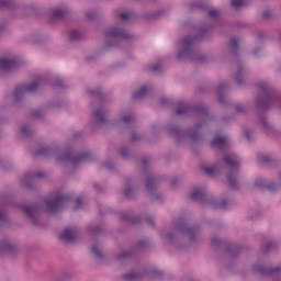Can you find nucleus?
<instances>
[{
  "label": "nucleus",
  "instance_id": "nucleus-14",
  "mask_svg": "<svg viewBox=\"0 0 281 281\" xmlns=\"http://www.w3.org/2000/svg\"><path fill=\"white\" fill-rule=\"evenodd\" d=\"M26 91H34V88H26Z\"/></svg>",
  "mask_w": 281,
  "mask_h": 281
},
{
  "label": "nucleus",
  "instance_id": "nucleus-8",
  "mask_svg": "<svg viewBox=\"0 0 281 281\" xmlns=\"http://www.w3.org/2000/svg\"><path fill=\"white\" fill-rule=\"evenodd\" d=\"M225 142V138L223 136H218L213 140V145L223 144Z\"/></svg>",
  "mask_w": 281,
  "mask_h": 281
},
{
  "label": "nucleus",
  "instance_id": "nucleus-15",
  "mask_svg": "<svg viewBox=\"0 0 281 281\" xmlns=\"http://www.w3.org/2000/svg\"><path fill=\"white\" fill-rule=\"evenodd\" d=\"M181 113H182L181 110L177 111V115H181Z\"/></svg>",
  "mask_w": 281,
  "mask_h": 281
},
{
  "label": "nucleus",
  "instance_id": "nucleus-18",
  "mask_svg": "<svg viewBox=\"0 0 281 281\" xmlns=\"http://www.w3.org/2000/svg\"><path fill=\"white\" fill-rule=\"evenodd\" d=\"M228 181H231V182H232V178H228Z\"/></svg>",
  "mask_w": 281,
  "mask_h": 281
},
{
  "label": "nucleus",
  "instance_id": "nucleus-12",
  "mask_svg": "<svg viewBox=\"0 0 281 281\" xmlns=\"http://www.w3.org/2000/svg\"><path fill=\"white\" fill-rule=\"evenodd\" d=\"M262 183H265L262 180H260V182L256 181V182H255V186H256L257 188H260V186H262Z\"/></svg>",
  "mask_w": 281,
  "mask_h": 281
},
{
  "label": "nucleus",
  "instance_id": "nucleus-16",
  "mask_svg": "<svg viewBox=\"0 0 281 281\" xmlns=\"http://www.w3.org/2000/svg\"><path fill=\"white\" fill-rule=\"evenodd\" d=\"M191 196H192V199H196V194H194V193H192Z\"/></svg>",
  "mask_w": 281,
  "mask_h": 281
},
{
  "label": "nucleus",
  "instance_id": "nucleus-9",
  "mask_svg": "<svg viewBox=\"0 0 281 281\" xmlns=\"http://www.w3.org/2000/svg\"><path fill=\"white\" fill-rule=\"evenodd\" d=\"M60 200H56V201H53V202H48L47 203V206L48 207H54V205H58V202H59Z\"/></svg>",
  "mask_w": 281,
  "mask_h": 281
},
{
  "label": "nucleus",
  "instance_id": "nucleus-6",
  "mask_svg": "<svg viewBox=\"0 0 281 281\" xmlns=\"http://www.w3.org/2000/svg\"><path fill=\"white\" fill-rule=\"evenodd\" d=\"M233 8H241V5H245V0H232Z\"/></svg>",
  "mask_w": 281,
  "mask_h": 281
},
{
  "label": "nucleus",
  "instance_id": "nucleus-3",
  "mask_svg": "<svg viewBox=\"0 0 281 281\" xmlns=\"http://www.w3.org/2000/svg\"><path fill=\"white\" fill-rule=\"evenodd\" d=\"M75 233L71 228H66L60 235L61 240H74Z\"/></svg>",
  "mask_w": 281,
  "mask_h": 281
},
{
  "label": "nucleus",
  "instance_id": "nucleus-2",
  "mask_svg": "<svg viewBox=\"0 0 281 281\" xmlns=\"http://www.w3.org/2000/svg\"><path fill=\"white\" fill-rule=\"evenodd\" d=\"M190 47H192V42L190 40L179 42L177 46V57L183 58V56H188V54L190 53Z\"/></svg>",
  "mask_w": 281,
  "mask_h": 281
},
{
  "label": "nucleus",
  "instance_id": "nucleus-17",
  "mask_svg": "<svg viewBox=\"0 0 281 281\" xmlns=\"http://www.w3.org/2000/svg\"><path fill=\"white\" fill-rule=\"evenodd\" d=\"M124 122H128V120H127V119H124Z\"/></svg>",
  "mask_w": 281,
  "mask_h": 281
},
{
  "label": "nucleus",
  "instance_id": "nucleus-11",
  "mask_svg": "<svg viewBox=\"0 0 281 281\" xmlns=\"http://www.w3.org/2000/svg\"><path fill=\"white\" fill-rule=\"evenodd\" d=\"M121 19H123V21H126V19H128V13H122Z\"/></svg>",
  "mask_w": 281,
  "mask_h": 281
},
{
  "label": "nucleus",
  "instance_id": "nucleus-4",
  "mask_svg": "<svg viewBox=\"0 0 281 281\" xmlns=\"http://www.w3.org/2000/svg\"><path fill=\"white\" fill-rule=\"evenodd\" d=\"M224 161H226V164L231 167L234 168L236 166H238V159H236V156L231 155V156H226L224 158Z\"/></svg>",
  "mask_w": 281,
  "mask_h": 281
},
{
  "label": "nucleus",
  "instance_id": "nucleus-7",
  "mask_svg": "<svg viewBox=\"0 0 281 281\" xmlns=\"http://www.w3.org/2000/svg\"><path fill=\"white\" fill-rule=\"evenodd\" d=\"M94 117L98 122H103L104 121V114L101 111L94 112Z\"/></svg>",
  "mask_w": 281,
  "mask_h": 281
},
{
  "label": "nucleus",
  "instance_id": "nucleus-1",
  "mask_svg": "<svg viewBox=\"0 0 281 281\" xmlns=\"http://www.w3.org/2000/svg\"><path fill=\"white\" fill-rule=\"evenodd\" d=\"M16 67V57L9 55L0 58V69L8 71V69H14Z\"/></svg>",
  "mask_w": 281,
  "mask_h": 281
},
{
  "label": "nucleus",
  "instance_id": "nucleus-13",
  "mask_svg": "<svg viewBox=\"0 0 281 281\" xmlns=\"http://www.w3.org/2000/svg\"><path fill=\"white\" fill-rule=\"evenodd\" d=\"M110 34H111V36H120V33L114 32V31H111Z\"/></svg>",
  "mask_w": 281,
  "mask_h": 281
},
{
  "label": "nucleus",
  "instance_id": "nucleus-5",
  "mask_svg": "<svg viewBox=\"0 0 281 281\" xmlns=\"http://www.w3.org/2000/svg\"><path fill=\"white\" fill-rule=\"evenodd\" d=\"M146 91H148V88L146 86H143L135 94L134 98H144L146 95Z\"/></svg>",
  "mask_w": 281,
  "mask_h": 281
},
{
  "label": "nucleus",
  "instance_id": "nucleus-10",
  "mask_svg": "<svg viewBox=\"0 0 281 281\" xmlns=\"http://www.w3.org/2000/svg\"><path fill=\"white\" fill-rule=\"evenodd\" d=\"M210 16H216V14H218V10L213 9L209 12Z\"/></svg>",
  "mask_w": 281,
  "mask_h": 281
}]
</instances>
